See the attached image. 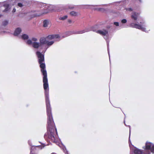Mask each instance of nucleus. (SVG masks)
Wrapping results in <instances>:
<instances>
[{
    "label": "nucleus",
    "instance_id": "f257e3e1",
    "mask_svg": "<svg viewBox=\"0 0 154 154\" xmlns=\"http://www.w3.org/2000/svg\"><path fill=\"white\" fill-rule=\"evenodd\" d=\"M36 54L38 58V63L40 64L39 66L41 68V71L43 76V88L45 90L47 119H53L51 112V108L49 97V88L47 72L46 69V65L44 63V56L39 51H37L36 52Z\"/></svg>",
    "mask_w": 154,
    "mask_h": 154
},
{
    "label": "nucleus",
    "instance_id": "f03ea898",
    "mask_svg": "<svg viewBox=\"0 0 154 154\" xmlns=\"http://www.w3.org/2000/svg\"><path fill=\"white\" fill-rule=\"evenodd\" d=\"M144 149V150H142L138 148H135L133 152L135 154H150V151L154 153V144L152 143L147 141L145 143V146L143 148Z\"/></svg>",
    "mask_w": 154,
    "mask_h": 154
},
{
    "label": "nucleus",
    "instance_id": "7ed1b4c3",
    "mask_svg": "<svg viewBox=\"0 0 154 154\" xmlns=\"http://www.w3.org/2000/svg\"><path fill=\"white\" fill-rule=\"evenodd\" d=\"M141 24H139L134 23H131L129 26H130L132 28H135L136 29H140L143 31H145L146 30L145 26L144 25V22L142 21L140 22Z\"/></svg>",
    "mask_w": 154,
    "mask_h": 154
},
{
    "label": "nucleus",
    "instance_id": "20e7f679",
    "mask_svg": "<svg viewBox=\"0 0 154 154\" xmlns=\"http://www.w3.org/2000/svg\"><path fill=\"white\" fill-rule=\"evenodd\" d=\"M93 30L95 32L97 33H99L103 36L106 35L107 34H108V30H107L104 29H103V30H96L94 29Z\"/></svg>",
    "mask_w": 154,
    "mask_h": 154
},
{
    "label": "nucleus",
    "instance_id": "39448f33",
    "mask_svg": "<svg viewBox=\"0 0 154 154\" xmlns=\"http://www.w3.org/2000/svg\"><path fill=\"white\" fill-rule=\"evenodd\" d=\"M39 148L38 146H32L30 149V154H37L38 151V149Z\"/></svg>",
    "mask_w": 154,
    "mask_h": 154
},
{
    "label": "nucleus",
    "instance_id": "423d86ee",
    "mask_svg": "<svg viewBox=\"0 0 154 154\" xmlns=\"http://www.w3.org/2000/svg\"><path fill=\"white\" fill-rule=\"evenodd\" d=\"M139 15L140 14L139 13L134 12L132 14L131 16V18L134 21L136 20Z\"/></svg>",
    "mask_w": 154,
    "mask_h": 154
},
{
    "label": "nucleus",
    "instance_id": "0eeeda50",
    "mask_svg": "<svg viewBox=\"0 0 154 154\" xmlns=\"http://www.w3.org/2000/svg\"><path fill=\"white\" fill-rule=\"evenodd\" d=\"M48 12H46L43 13H40L39 11H37L36 13H34L33 14V17H37L40 16L44 14H45L48 13Z\"/></svg>",
    "mask_w": 154,
    "mask_h": 154
},
{
    "label": "nucleus",
    "instance_id": "6e6552de",
    "mask_svg": "<svg viewBox=\"0 0 154 154\" xmlns=\"http://www.w3.org/2000/svg\"><path fill=\"white\" fill-rule=\"evenodd\" d=\"M21 31V29L20 28H17L14 32V35L15 36H17L20 34Z\"/></svg>",
    "mask_w": 154,
    "mask_h": 154
},
{
    "label": "nucleus",
    "instance_id": "1a4fd4ad",
    "mask_svg": "<svg viewBox=\"0 0 154 154\" xmlns=\"http://www.w3.org/2000/svg\"><path fill=\"white\" fill-rule=\"evenodd\" d=\"M40 41L41 44H46L47 41L46 40L45 38L42 37L40 39Z\"/></svg>",
    "mask_w": 154,
    "mask_h": 154
},
{
    "label": "nucleus",
    "instance_id": "9d476101",
    "mask_svg": "<svg viewBox=\"0 0 154 154\" xmlns=\"http://www.w3.org/2000/svg\"><path fill=\"white\" fill-rule=\"evenodd\" d=\"M3 6L5 8V10H4L3 12H6L9 10V5L8 4H5L3 5Z\"/></svg>",
    "mask_w": 154,
    "mask_h": 154
},
{
    "label": "nucleus",
    "instance_id": "9b49d317",
    "mask_svg": "<svg viewBox=\"0 0 154 154\" xmlns=\"http://www.w3.org/2000/svg\"><path fill=\"white\" fill-rule=\"evenodd\" d=\"M40 46V44L37 42H34L32 43V46L33 48H37Z\"/></svg>",
    "mask_w": 154,
    "mask_h": 154
},
{
    "label": "nucleus",
    "instance_id": "f8f14e48",
    "mask_svg": "<svg viewBox=\"0 0 154 154\" xmlns=\"http://www.w3.org/2000/svg\"><path fill=\"white\" fill-rule=\"evenodd\" d=\"M69 14L72 16H76L78 15V13L74 11H72L70 12Z\"/></svg>",
    "mask_w": 154,
    "mask_h": 154
},
{
    "label": "nucleus",
    "instance_id": "ddd939ff",
    "mask_svg": "<svg viewBox=\"0 0 154 154\" xmlns=\"http://www.w3.org/2000/svg\"><path fill=\"white\" fill-rule=\"evenodd\" d=\"M43 27H46L48 26V21L47 20H45L43 22Z\"/></svg>",
    "mask_w": 154,
    "mask_h": 154
},
{
    "label": "nucleus",
    "instance_id": "4468645a",
    "mask_svg": "<svg viewBox=\"0 0 154 154\" xmlns=\"http://www.w3.org/2000/svg\"><path fill=\"white\" fill-rule=\"evenodd\" d=\"M22 38L24 40L27 39L28 38V36L26 34H24L22 35Z\"/></svg>",
    "mask_w": 154,
    "mask_h": 154
},
{
    "label": "nucleus",
    "instance_id": "2eb2a0df",
    "mask_svg": "<svg viewBox=\"0 0 154 154\" xmlns=\"http://www.w3.org/2000/svg\"><path fill=\"white\" fill-rule=\"evenodd\" d=\"M46 38L48 39H54V35H49L47 36Z\"/></svg>",
    "mask_w": 154,
    "mask_h": 154
},
{
    "label": "nucleus",
    "instance_id": "dca6fc26",
    "mask_svg": "<svg viewBox=\"0 0 154 154\" xmlns=\"http://www.w3.org/2000/svg\"><path fill=\"white\" fill-rule=\"evenodd\" d=\"M67 17H68L67 15H65V16H63V17H60L59 18V19L60 20H65L66 19H67Z\"/></svg>",
    "mask_w": 154,
    "mask_h": 154
},
{
    "label": "nucleus",
    "instance_id": "f3484780",
    "mask_svg": "<svg viewBox=\"0 0 154 154\" xmlns=\"http://www.w3.org/2000/svg\"><path fill=\"white\" fill-rule=\"evenodd\" d=\"M87 31L86 30H83L80 31H78L77 33V34H82L83 33H84L85 32H87Z\"/></svg>",
    "mask_w": 154,
    "mask_h": 154
},
{
    "label": "nucleus",
    "instance_id": "a211bd4d",
    "mask_svg": "<svg viewBox=\"0 0 154 154\" xmlns=\"http://www.w3.org/2000/svg\"><path fill=\"white\" fill-rule=\"evenodd\" d=\"M54 43V42L53 41L49 42L48 41H47L46 44L48 45H52Z\"/></svg>",
    "mask_w": 154,
    "mask_h": 154
},
{
    "label": "nucleus",
    "instance_id": "6ab92c4d",
    "mask_svg": "<svg viewBox=\"0 0 154 154\" xmlns=\"http://www.w3.org/2000/svg\"><path fill=\"white\" fill-rule=\"evenodd\" d=\"M54 38H60L59 35L58 34H54Z\"/></svg>",
    "mask_w": 154,
    "mask_h": 154
},
{
    "label": "nucleus",
    "instance_id": "aec40b11",
    "mask_svg": "<svg viewBox=\"0 0 154 154\" xmlns=\"http://www.w3.org/2000/svg\"><path fill=\"white\" fill-rule=\"evenodd\" d=\"M8 21L7 20H5L3 22L2 25L4 26L7 25L8 24Z\"/></svg>",
    "mask_w": 154,
    "mask_h": 154
},
{
    "label": "nucleus",
    "instance_id": "412c9836",
    "mask_svg": "<svg viewBox=\"0 0 154 154\" xmlns=\"http://www.w3.org/2000/svg\"><path fill=\"white\" fill-rule=\"evenodd\" d=\"M27 43L28 45H31L32 43V42L31 40H28L27 42Z\"/></svg>",
    "mask_w": 154,
    "mask_h": 154
},
{
    "label": "nucleus",
    "instance_id": "4be33fe9",
    "mask_svg": "<svg viewBox=\"0 0 154 154\" xmlns=\"http://www.w3.org/2000/svg\"><path fill=\"white\" fill-rule=\"evenodd\" d=\"M121 22L123 23H125L127 22V20L125 19H123L122 20Z\"/></svg>",
    "mask_w": 154,
    "mask_h": 154
},
{
    "label": "nucleus",
    "instance_id": "5701e85b",
    "mask_svg": "<svg viewBox=\"0 0 154 154\" xmlns=\"http://www.w3.org/2000/svg\"><path fill=\"white\" fill-rule=\"evenodd\" d=\"M74 8L73 6H70L68 7V8L70 9H73Z\"/></svg>",
    "mask_w": 154,
    "mask_h": 154
},
{
    "label": "nucleus",
    "instance_id": "b1692460",
    "mask_svg": "<svg viewBox=\"0 0 154 154\" xmlns=\"http://www.w3.org/2000/svg\"><path fill=\"white\" fill-rule=\"evenodd\" d=\"M18 6L20 7H22L23 5L21 3H20L18 4Z\"/></svg>",
    "mask_w": 154,
    "mask_h": 154
},
{
    "label": "nucleus",
    "instance_id": "393cba45",
    "mask_svg": "<svg viewBox=\"0 0 154 154\" xmlns=\"http://www.w3.org/2000/svg\"><path fill=\"white\" fill-rule=\"evenodd\" d=\"M126 10L131 11H133V9L131 8H128L126 9Z\"/></svg>",
    "mask_w": 154,
    "mask_h": 154
},
{
    "label": "nucleus",
    "instance_id": "a878e982",
    "mask_svg": "<svg viewBox=\"0 0 154 154\" xmlns=\"http://www.w3.org/2000/svg\"><path fill=\"white\" fill-rule=\"evenodd\" d=\"M114 24L116 26H119V23L118 22H114Z\"/></svg>",
    "mask_w": 154,
    "mask_h": 154
},
{
    "label": "nucleus",
    "instance_id": "bb28decb",
    "mask_svg": "<svg viewBox=\"0 0 154 154\" xmlns=\"http://www.w3.org/2000/svg\"><path fill=\"white\" fill-rule=\"evenodd\" d=\"M32 40L33 41H37V39L35 38H32Z\"/></svg>",
    "mask_w": 154,
    "mask_h": 154
},
{
    "label": "nucleus",
    "instance_id": "cd10ccee",
    "mask_svg": "<svg viewBox=\"0 0 154 154\" xmlns=\"http://www.w3.org/2000/svg\"><path fill=\"white\" fill-rule=\"evenodd\" d=\"M68 22L69 23H72V20L70 19H69L68 20Z\"/></svg>",
    "mask_w": 154,
    "mask_h": 154
},
{
    "label": "nucleus",
    "instance_id": "c85d7f7f",
    "mask_svg": "<svg viewBox=\"0 0 154 154\" xmlns=\"http://www.w3.org/2000/svg\"><path fill=\"white\" fill-rule=\"evenodd\" d=\"M16 9L15 8H14L13 10V11H12V12L13 13H14L15 12V11H16Z\"/></svg>",
    "mask_w": 154,
    "mask_h": 154
},
{
    "label": "nucleus",
    "instance_id": "c756f323",
    "mask_svg": "<svg viewBox=\"0 0 154 154\" xmlns=\"http://www.w3.org/2000/svg\"><path fill=\"white\" fill-rule=\"evenodd\" d=\"M51 154H56V153L54 152H53L51 153Z\"/></svg>",
    "mask_w": 154,
    "mask_h": 154
},
{
    "label": "nucleus",
    "instance_id": "7c9ffc66",
    "mask_svg": "<svg viewBox=\"0 0 154 154\" xmlns=\"http://www.w3.org/2000/svg\"><path fill=\"white\" fill-rule=\"evenodd\" d=\"M2 15L0 14V17H1Z\"/></svg>",
    "mask_w": 154,
    "mask_h": 154
},
{
    "label": "nucleus",
    "instance_id": "2f4dec72",
    "mask_svg": "<svg viewBox=\"0 0 154 154\" xmlns=\"http://www.w3.org/2000/svg\"><path fill=\"white\" fill-rule=\"evenodd\" d=\"M139 1L140 2H141V0H139Z\"/></svg>",
    "mask_w": 154,
    "mask_h": 154
}]
</instances>
